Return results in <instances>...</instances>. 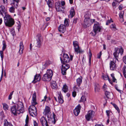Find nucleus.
<instances>
[{
	"label": "nucleus",
	"mask_w": 126,
	"mask_h": 126,
	"mask_svg": "<svg viewBox=\"0 0 126 126\" xmlns=\"http://www.w3.org/2000/svg\"><path fill=\"white\" fill-rule=\"evenodd\" d=\"M36 101V94L34 92L32 96V104L30 106L29 108V111L30 114L33 117H35L37 114L36 108L35 106V105L37 104Z\"/></svg>",
	"instance_id": "obj_1"
},
{
	"label": "nucleus",
	"mask_w": 126,
	"mask_h": 126,
	"mask_svg": "<svg viewBox=\"0 0 126 126\" xmlns=\"http://www.w3.org/2000/svg\"><path fill=\"white\" fill-rule=\"evenodd\" d=\"M4 23L7 26L11 27L14 24V19L9 15H5L4 17Z\"/></svg>",
	"instance_id": "obj_2"
},
{
	"label": "nucleus",
	"mask_w": 126,
	"mask_h": 126,
	"mask_svg": "<svg viewBox=\"0 0 126 126\" xmlns=\"http://www.w3.org/2000/svg\"><path fill=\"white\" fill-rule=\"evenodd\" d=\"M53 74V73L52 70L48 69L47 70L46 73L43 75L42 79L44 81H49L51 80Z\"/></svg>",
	"instance_id": "obj_3"
},
{
	"label": "nucleus",
	"mask_w": 126,
	"mask_h": 126,
	"mask_svg": "<svg viewBox=\"0 0 126 126\" xmlns=\"http://www.w3.org/2000/svg\"><path fill=\"white\" fill-rule=\"evenodd\" d=\"M114 52L113 53L114 58L118 61L119 55V53L122 55L124 52V49L122 47L119 49L118 47L115 48L114 50Z\"/></svg>",
	"instance_id": "obj_4"
},
{
	"label": "nucleus",
	"mask_w": 126,
	"mask_h": 126,
	"mask_svg": "<svg viewBox=\"0 0 126 126\" xmlns=\"http://www.w3.org/2000/svg\"><path fill=\"white\" fill-rule=\"evenodd\" d=\"M73 45L74 51L77 54H82L84 52V51L79 47L78 41H73Z\"/></svg>",
	"instance_id": "obj_5"
},
{
	"label": "nucleus",
	"mask_w": 126,
	"mask_h": 126,
	"mask_svg": "<svg viewBox=\"0 0 126 126\" xmlns=\"http://www.w3.org/2000/svg\"><path fill=\"white\" fill-rule=\"evenodd\" d=\"M60 59L62 64L61 69V72L63 75H65L66 74L67 70L70 68V66L68 64L64 63V62L63 61V60L61 57L60 58Z\"/></svg>",
	"instance_id": "obj_6"
},
{
	"label": "nucleus",
	"mask_w": 126,
	"mask_h": 126,
	"mask_svg": "<svg viewBox=\"0 0 126 126\" xmlns=\"http://www.w3.org/2000/svg\"><path fill=\"white\" fill-rule=\"evenodd\" d=\"M24 111V106L23 103L21 101L18 102L16 106V114L23 113Z\"/></svg>",
	"instance_id": "obj_7"
},
{
	"label": "nucleus",
	"mask_w": 126,
	"mask_h": 126,
	"mask_svg": "<svg viewBox=\"0 0 126 126\" xmlns=\"http://www.w3.org/2000/svg\"><path fill=\"white\" fill-rule=\"evenodd\" d=\"M94 112L93 110L89 111L85 116L86 120L89 121L90 119H92L94 116Z\"/></svg>",
	"instance_id": "obj_8"
},
{
	"label": "nucleus",
	"mask_w": 126,
	"mask_h": 126,
	"mask_svg": "<svg viewBox=\"0 0 126 126\" xmlns=\"http://www.w3.org/2000/svg\"><path fill=\"white\" fill-rule=\"evenodd\" d=\"M101 28L99 23L96 22L93 26V31L94 32V35H95L97 32H100Z\"/></svg>",
	"instance_id": "obj_9"
},
{
	"label": "nucleus",
	"mask_w": 126,
	"mask_h": 126,
	"mask_svg": "<svg viewBox=\"0 0 126 126\" xmlns=\"http://www.w3.org/2000/svg\"><path fill=\"white\" fill-rule=\"evenodd\" d=\"M73 56L72 55H70V58H69L68 55L67 54H64L63 56V61L64 63H68L71 61H72L73 59Z\"/></svg>",
	"instance_id": "obj_10"
},
{
	"label": "nucleus",
	"mask_w": 126,
	"mask_h": 126,
	"mask_svg": "<svg viewBox=\"0 0 126 126\" xmlns=\"http://www.w3.org/2000/svg\"><path fill=\"white\" fill-rule=\"evenodd\" d=\"M36 37L37 38L36 39L37 42L36 46L38 47H40L41 45L42 40L41 35L40 34H38L36 35Z\"/></svg>",
	"instance_id": "obj_11"
},
{
	"label": "nucleus",
	"mask_w": 126,
	"mask_h": 126,
	"mask_svg": "<svg viewBox=\"0 0 126 126\" xmlns=\"http://www.w3.org/2000/svg\"><path fill=\"white\" fill-rule=\"evenodd\" d=\"M40 121L42 126H49L48 122L46 117L42 116L40 119Z\"/></svg>",
	"instance_id": "obj_12"
},
{
	"label": "nucleus",
	"mask_w": 126,
	"mask_h": 126,
	"mask_svg": "<svg viewBox=\"0 0 126 126\" xmlns=\"http://www.w3.org/2000/svg\"><path fill=\"white\" fill-rule=\"evenodd\" d=\"M43 113V114L46 116H47V118H49L51 115L50 107L47 106H46Z\"/></svg>",
	"instance_id": "obj_13"
},
{
	"label": "nucleus",
	"mask_w": 126,
	"mask_h": 126,
	"mask_svg": "<svg viewBox=\"0 0 126 126\" xmlns=\"http://www.w3.org/2000/svg\"><path fill=\"white\" fill-rule=\"evenodd\" d=\"M116 61H111L110 63V70H115L117 67L116 65L115 64Z\"/></svg>",
	"instance_id": "obj_14"
},
{
	"label": "nucleus",
	"mask_w": 126,
	"mask_h": 126,
	"mask_svg": "<svg viewBox=\"0 0 126 126\" xmlns=\"http://www.w3.org/2000/svg\"><path fill=\"white\" fill-rule=\"evenodd\" d=\"M82 78L80 76L76 80L77 85L79 87H77V86H75L74 88H75L78 90L80 88V86L82 83Z\"/></svg>",
	"instance_id": "obj_15"
},
{
	"label": "nucleus",
	"mask_w": 126,
	"mask_h": 126,
	"mask_svg": "<svg viewBox=\"0 0 126 126\" xmlns=\"http://www.w3.org/2000/svg\"><path fill=\"white\" fill-rule=\"evenodd\" d=\"M81 108L80 105L79 104L74 110L73 113L75 116H77L79 115L80 111Z\"/></svg>",
	"instance_id": "obj_16"
},
{
	"label": "nucleus",
	"mask_w": 126,
	"mask_h": 126,
	"mask_svg": "<svg viewBox=\"0 0 126 126\" xmlns=\"http://www.w3.org/2000/svg\"><path fill=\"white\" fill-rule=\"evenodd\" d=\"M41 79L40 75V74H36L34 76V79L32 81V83H35L37 81H39Z\"/></svg>",
	"instance_id": "obj_17"
},
{
	"label": "nucleus",
	"mask_w": 126,
	"mask_h": 126,
	"mask_svg": "<svg viewBox=\"0 0 126 126\" xmlns=\"http://www.w3.org/2000/svg\"><path fill=\"white\" fill-rule=\"evenodd\" d=\"M58 97L59 102L60 103L62 104L63 103L64 101L62 94L60 92H58Z\"/></svg>",
	"instance_id": "obj_18"
},
{
	"label": "nucleus",
	"mask_w": 126,
	"mask_h": 126,
	"mask_svg": "<svg viewBox=\"0 0 126 126\" xmlns=\"http://www.w3.org/2000/svg\"><path fill=\"white\" fill-rule=\"evenodd\" d=\"M59 31L62 33H64L66 30L65 26L63 24H61L58 27Z\"/></svg>",
	"instance_id": "obj_19"
},
{
	"label": "nucleus",
	"mask_w": 126,
	"mask_h": 126,
	"mask_svg": "<svg viewBox=\"0 0 126 126\" xmlns=\"http://www.w3.org/2000/svg\"><path fill=\"white\" fill-rule=\"evenodd\" d=\"M3 13H4L5 16V15H6L5 7L3 5H1L0 6V14H1L3 16H4L3 15Z\"/></svg>",
	"instance_id": "obj_20"
},
{
	"label": "nucleus",
	"mask_w": 126,
	"mask_h": 126,
	"mask_svg": "<svg viewBox=\"0 0 126 126\" xmlns=\"http://www.w3.org/2000/svg\"><path fill=\"white\" fill-rule=\"evenodd\" d=\"M19 49V53L20 54H21L23 53V51L24 49V46L23 45L22 42H21L20 44Z\"/></svg>",
	"instance_id": "obj_21"
},
{
	"label": "nucleus",
	"mask_w": 126,
	"mask_h": 126,
	"mask_svg": "<svg viewBox=\"0 0 126 126\" xmlns=\"http://www.w3.org/2000/svg\"><path fill=\"white\" fill-rule=\"evenodd\" d=\"M70 13L69 16L72 18L73 17L75 14L74 9L73 7L71 8L70 11Z\"/></svg>",
	"instance_id": "obj_22"
},
{
	"label": "nucleus",
	"mask_w": 126,
	"mask_h": 126,
	"mask_svg": "<svg viewBox=\"0 0 126 126\" xmlns=\"http://www.w3.org/2000/svg\"><path fill=\"white\" fill-rule=\"evenodd\" d=\"M100 90V87L99 85L97 83L95 84L94 85V91L95 92H99Z\"/></svg>",
	"instance_id": "obj_23"
},
{
	"label": "nucleus",
	"mask_w": 126,
	"mask_h": 126,
	"mask_svg": "<svg viewBox=\"0 0 126 126\" xmlns=\"http://www.w3.org/2000/svg\"><path fill=\"white\" fill-rule=\"evenodd\" d=\"M51 86L53 89H56L57 88V86L56 82L54 81H52L51 83Z\"/></svg>",
	"instance_id": "obj_24"
},
{
	"label": "nucleus",
	"mask_w": 126,
	"mask_h": 126,
	"mask_svg": "<svg viewBox=\"0 0 126 126\" xmlns=\"http://www.w3.org/2000/svg\"><path fill=\"white\" fill-rule=\"evenodd\" d=\"M102 77L103 79L105 80H107V79H108L109 82L111 84V85L112 84V82L109 78L108 75H103L102 76Z\"/></svg>",
	"instance_id": "obj_25"
},
{
	"label": "nucleus",
	"mask_w": 126,
	"mask_h": 126,
	"mask_svg": "<svg viewBox=\"0 0 126 126\" xmlns=\"http://www.w3.org/2000/svg\"><path fill=\"white\" fill-rule=\"evenodd\" d=\"M11 112L14 114V115H16V105H14L11 108Z\"/></svg>",
	"instance_id": "obj_26"
},
{
	"label": "nucleus",
	"mask_w": 126,
	"mask_h": 126,
	"mask_svg": "<svg viewBox=\"0 0 126 126\" xmlns=\"http://www.w3.org/2000/svg\"><path fill=\"white\" fill-rule=\"evenodd\" d=\"M4 126H13V125L10 122H8L6 119L4 120Z\"/></svg>",
	"instance_id": "obj_27"
},
{
	"label": "nucleus",
	"mask_w": 126,
	"mask_h": 126,
	"mask_svg": "<svg viewBox=\"0 0 126 126\" xmlns=\"http://www.w3.org/2000/svg\"><path fill=\"white\" fill-rule=\"evenodd\" d=\"M63 91L65 93H66L68 91V87L67 85L65 84H64L62 88Z\"/></svg>",
	"instance_id": "obj_28"
},
{
	"label": "nucleus",
	"mask_w": 126,
	"mask_h": 126,
	"mask_svg": "<svg viewBox=\"0 0 126 126\" xmlns=\"http://www.w3.org/2000/svg\"><path fill=\"white\" fill-rule=\"evenodd\" d=\"M123 74L126 79V66H124L122 68Z\"/></svg>",
	"instance_id": "obj_29"
},
{
	"label": "nucleus",
	"mask_w": 126,
	"mask_h": 126,
	"mask_svg": "<svg viewBox=\"0 0 126 126\" xmlns=\"http://www.w3.org/2000/svg\"><path fill=\"white\" fill-rule=\"evenodd\" d=\"M47 4L49 7H51L52 5V0H46Z\"/></svg>",
	"instance_id": "obj_30"
},
{
	"label": "nucleus",
	"mask_w": 126,
	"mask_h": 126,
	"mask_svg": "<svg viewBox=\"0 0 126 126\" xmlns=\"http://www.w3.org/2000/svg\"><path fill=\"white\" fill-rule=\"evenodd\" d=\"M124 13V11H121L120 13H119V17L121 19V20L122 21H123V15Z\"/></svg>",
	"instance_id": "obj_31"
},
{
	"label": "nucleus",
	"mask_w": 126,
	"mask_h": 126,
	"mask_svg": "<svg viewBox=\"0 0 126 126\" xmlns=\"http://www.w3.org/2000/svg\"><path fill=\"white\" fill-rule=\"evenodd\" d=\"M110 28L112 30H115L116 29L115 24L112 23L110 25Z\"/></svg>",
	"instance_id": "obj_32"
},
{
	"label": "nucleus",
	"mask_w": 126,
	"mask_h": 126,
	"mask_svg": "<svg viewBox=\"0 0 126 126\" xmlns=\"http://www.w3.org/2000/svg\"><path fill=\"white\" fill-rule=\"evenodd\" d=\"M84 21L86 25H88L90 22V18H85Z\"/></svg>",
	"instance_id": "obj_33"
},
{
	"label": "nucleus",
	"mask_w": 126,
	"mask_h": 126,
	"mask_svg": "<svg viewBox=\"0 0 126 126\" xmlns=\"http://www.w3.org/2000/svg\"><path fill=\"white\" fill-rule=\"evenodd\" d=\"M2 105L3 106V107L5 110H8L9 107L8 105L5 103H3Z\"/></svg>",
	"instance_id": "obj_34"
},
{
	"label": "nucleus",
	"mask_w": 126,
	"mask_h": 126,
	"mask_svg": "<svg viewBox=\"0 0 126 126\" xmlns=\"http://www.w3.org/2000/svg\"><path fill=\"white\" fill-rule=\"evenodd\" d=\"M111 104L113 105L114 108L117 110V112L119 113H120V109L117 105L114 103L113 104L112 103H111Z\"/></svg>",
	"instance_id": "obj_35"
},
{
	"label": "nucleus",
	"mask_w": 126,
	"mask_h": 126,
	"mask_svg": "<svg viewBox=\"0 0 126 126\" xmlns=\"http://www.w3.org/2000/svg\"><path fill=\"white\" fill-rule=\"evenodd\" d=\"M112 77V83L113 82H115L117 83V80L115 78L114 75L113 73H112L110 75ZM113 84L112 83L113 85Z\"/></svg>",
	"instance_id": "obj_36"
},
{
	"label": "nucleus",
	"mask_w": 126,
	"mask_h": 126,
	"mask_svg": "<svg viewBox=\"0 0 126 126\" xmlns=\"http://www.w3.org/2000/svg\"><path fill=\"white\" fill-rule=\"evenodd\" d=\"M105 95L106 97L108 98H110V92L108 91H105Z\"/></svg>",
	"instance_id": "obj_37"
},
{
	"label": "nucleus",
	"mask_w": 126,
	"mask_h": 126,
	"mask_svg": "<svg viewBox=\"0 0 126 126\" xmlns=\"http://www.w3.org/2000/svg\"><path fill=\"white\" fill-rule=\"evenodd\" d=\"M3 46L2 47V50H4L6 47V45L5 41L3 40L2 42Z\"/></svg>",
	"instance_id": "obj_38"
},
{
	"label": "nucleus",
	"mask_w": 126,
	"mask_h": 126,
	"mask_svg": "<svg viewBox=\"0 0 126 126\" xmlns=\"http://www.w3.org/2000/svg\"><path fill=\"white\" fill-rule=\"evenodd\" d=\"M15 8L12 6L9 8V11L11 12L14 13L15 12Z\"/></svg>",
	"instance_id": "obj_39"
},
{
	"label": "nucleus",
	"mask_w": 126,
	"mask_h": 126,
	"mask_svg": "<svg viewBox=\"0 0 126 126\" xmlns=\"http://www.w3.org/2000/svg\"><path fill=\"white\" fill-rule=\"evenodd\" d=\"M106 113L107 115L108 118H110V114L111 113H112L111 111L109 110H106Z\"/></svg>",
	"instance_id": "obj_40"
},
{
	"label": "nucleus",
	"mask_w": 126,
	"mask_h": 126,
	"mask_svg": "<svg viewBox=\"0 0 126 126\" xmlns=\"http://www.w3.org/2000/svg\"><path fill=\"white\" fill-rule=\"evenodd\" d=\"M4 50H2L1 51H0V55L1 56V60L2 61H3V51Z\"/></svg>",
	"instance_id": "obj_41"
},
{
	"label": "nucleus",
	"mask_w": 126,
	"mask_h": 126,
	"mask_svg": "<svg viewBox=\"0 0 126 126\" xmlns=\"http://www.w3.org/2000/svg\"><path fill=\"white\" fill-rule=\"evenodd\" d=\"M11 32L13 36H14L16 35L14 29L12 28L11 30Z\"/></svg>",
	"instance_id": "obj_42"
},
{
	"label": "nucleus",
	"mask_w": 126,
	"mask_h": 126,
	"mask_svg": "<svg viewBox=\"0 0 126 126\" xmlns=\"http://www.w3.org/2000/svg\"><path fill=\"white\" fill-rule=\"evenodd\" d=\"M64 24L65 26H68L69 25V23L68 19H65L64 21Z\"/></svg>",
	"instance_id": "obj_43"
},
{
	"label": "nucleus",
	"mask_w": 126,
	"mask_h": 126,
	"mask_svg": "<svg viewBox=\"0 0 126 126\" xmlns=\"http://www.w3.org/2000/svg\"><path fill=\"white\" fill-rule=\"evenodd\" d=\"M60 3L59 2H56L55 3V7L56 8H57L61 6Z\"/></svg>",
	"instance_id": "obj_44"
},
{
	"label": "nucleus",
	"mask_w": 126,
	"mask_h": 126,
	"mask_svg": "<svg viewBox=\"0 0 126 126\" xmlns=\"http://www.w3.org/2000/svg\"><path fill=\"white\" fill-rule=\"evenodd\" d=\"M4 116V113L3 111L1 112L0 113V118L3 119Z\"/></svg>",
	"instance_id": "obj_45"
},
{
	"label": "nucleus",
	"mask_w": 126,
	"mask_h": 126,
	"mask_svg": "<svg viewBox=\"0 0 126 126\" xmlns=\"http://www.w3.org/2000/svg\"><path fill=\"white\" fill-rule=\"evenodd\" d=\"M86 98L85 97L83 96H82L81 98L80 101L83 102L86 101Z\"/></svg>",
	"instance_id": "obj_46"
},
{
	"label": "nucleus",
	"mask_w": 126,
	"mask_h": 126,
	"mask_svg": "<svg viewBox=\"0 0 126 126\" xmlns=\"http://www.w3.org/2000/svg\"><path fill=\"white\" fill-rule=\"evenodd\" d=\"M47 63H43L42 69H44L46 68V67H47Z\"/></svg>",
	"instance_id": "obj_47"
},
{
	"label": "nucleus",
	"mask_w": 126,
	"mask_h": 126,
	"mask_svg": "<svg viewBox=\"0 0 126 126\" xmlns=\"http://www.w3.org/2000/svg\"><path fill=\"white\" fill-rule=\"evenodd\" d=\"M113 22V21H112L111 19L110 20H109L107 21L106 23V25H108L111 22Z\"/></svg>",
	"instance_id": "obj_48"
},
{
	"label": "nucleus",
	"mask_w": 126,
	"mask_h": 126,
	"mask_svg": "<svg viewBox=\"0 0 126 126\" xmlns=\"http://www.w3.org/2000/svg\"><path fill=\"white\" fill-rule=\"evenodd\" d=\"M18 23H17V29H18V32H19V30L20 29L21 27V25H20V22L19 21H18Z\"/></svg>",
	"instance_id": "obj_49"
},
{
	"label": "nucleus",
	"mask_w": 126,
	"mask_h": 126,
	"mask_svg": "<svg viewBox=\"0 0 126 126\" xmlns=\"http://www.w3.org/2000/svg\"><path fill=\"white\" fill-rule=\"evenodd\" d=\"M107 85L105 84L103 85V89L104 91L105 92L106 91H107Z\"/></svg>",
	"instance_id": "obj_50"
},
{
	"label": "nucleus",
	"mask_w": 126,
	"mask_h": 126,
	"mask_svg": "<svg viewBox=\"0 0 126 126\" xmlns=\"http://www.w3.org/2000/svg\"><path fill=\"white\" fill-rule=\"evenodd\" d=\"M53 118L54 119V121L53 123L54 124H55L56 122V116L54 114H53Z\"/></svg>",
	"instance_id": "obj_51"
},
{
	"label": "nucleus",
	"mask_w": 126,
	"mask_h": 126,
	"mask_svg": "<svg viewBox=\"0 0 126 126\" xmlns=\"http://www.w3.org/2000/svg\"><path fill=\"white\" fill-rule=\"evenodd\" d=\"M62 7L61 6H60L59 7H58L57 8H56V10L59 12H61L62 11Z\"/></svg>",
	"instance_id": "obj_52"
},
{
	"label": "nucleus",
	"mask_w": 126,
	"mask_h": 126,
	"mask_svg": "<svg viewBox=\"0 0 126 126\" xmlns=\"http://www.w3.org/2000/svg\"><path fill=\"white\" fill-rule=\"evenodd\" d=\"M90 15L88 13H86L84 16L85 18H90Z\"/></svg>",
	"instance_id": "obj_53"
},
{
	"label": "nucleus",
	"mask_w": 126,
	"mask_h": 126,
	"mask_svg": "<svg viewBox=\"0 0 126 126\" xmlns=\"http://www.w3.org/2000/svg\"><path fill=\"white\" fill-rule=\"evenodd\" d=\"M102 55V51H101L100 53L97 55V58L98 59H100Z\"/></svg>",
	"instance_id": "obj_54"
},
{
	"label": "nucleus",
	"mask_w": 126,
	"mask_h": 126,
	"mask_svg": "<svg viewBox=\"0 0 126 126\" xmlns=\"http://www.w3.org/2000/svg\"><path fill=\"white\" fill-rule=\"evenodd\" d=\"M13 92L14 91H13L10 93L8 97V99L9 100H10L11 99L12 97V96L13 94Z\"/></svg>",
	"instance_id": "obj_55"
},
{
	"label": "nucleus",
	"mask_w": 126,
	"mask_h": 126,
	"mask_svg": "<svg viewBox=\"0 0 126 126\" xmlns=\"http://www.w3.org/2000/svg\"><path fill=\"white\" fill-rule=\"evenodd\" d=\"M72 96L74 97H75L76 95V92L75 91H73L72 93Z\"/></svg>",
	"instance_id": "obj_56"
},
{
	"label": "nucleus",
	"mask_w": 126,
	"mask_h": 126,
	"mask_svg": "<svg viewBox=\"0 0 126 126\" xmlns=\"http://www.w3.org/2000/svg\"><path fill=\"white\" fill-rule=\"evenodd\" d=\"M47 97L46 95L44 97V99L42 100L41 102H44L46 101V99L47 98Z\"/></svg>",
	"instance_id": "obj_57"
},
{
	"label": "nucleus",
	"mask_w": 126,
	"mask_h": 126,
	"mask_svg": "<svg viewBox=\"0 0 126 126\" xmlns=\"http://www.w3.org/2000/svg\"><path fill=\"white\" fill-rule=\"evenodd\" d=\"M34 126H38V124L35 121H33Z\"/></svg>",
	"instance_id": "obj_58"
},
{
	"label": "nucleus",
	"mask_w": 126,
	"mask_h": 126,
	"mask_svg": "<svg viewBox=\"0 0 126 126\" xmlns=\"http://www.w3.org/2000/svg\"><path fill=\"white\" fill-rule=\"evenodd\" d=\"M29 122V117L28 115H27L26 118L25 120V122L28 123Z\"/></svg>",
	"instance_id": "obj_59"
},
{
	"label": "nucleus",
	"mask_w": 126,
	"mask_h": 126,
	"mask_svg": "<svg viewBox=\"0 0 126 126\" xmlns=\"http://www.w3.org/2000/svg\"><path fill=\"white\" fill-rule=\"evenodd\" d=\"M89 58H91L92 54L91 52V51L89 49Z\"/></svg>",
	"instance_id": "obj_60"
},
{
	"label": "nucleus",
	"mask_w": 126,
	"mask_h": 126,
	"mask_svg": "<svg viewBox=\"0 0 126 126\" xmlns=\"http://www.w3.org/2000/svg\"><path fill=\"white\" fill-rule=\"evenodd\" d=\"M123 61L124 63L126 64V56L124 57Z\"/></svg>",
	"instance_id": "obj_61"
},
{
	"label": "nucleus",
	"mask_w": 126,
	"mask_h": 126,
	"mask_svg": "<svg viewBox=\"0 0 126 126\" xmlns=\"http://www.w3.org/2000/svg\"><path fill=\"white\" fill-rule=\"evenodd\" d=\"M77 19H78L77 18H76L74 19L73 21V23L75 24L77 22Z\"/></svg>",
	"instance_id": "obj_62"
},
{
	"label": "nucleus",
	"mask_w": 126,
	"mask_h": 126,
	"mask_svg": "<svg viewBox=\"0 0 126 126\" xmlns=\"http://www.w3.org/2000/svg\"><path fill=\"white\" fill-rule=\"evenodd\" d=\"M61 4L62 6H63L65 4V2L63 1H62L61 2Z\"/></svg>",
	"instance_id": "obj_63"
},
{
	"label": "nucleus",
	"mask_w": 126,
	"mask_h": 126,
	"mask_svg": "<svg viewBox=\"0 0 126 126\" xmlns=\"http://www.w3.org/2000/svg\"><path fill=\"white\" fill-rule=\"evenodd\" d=\"M94 126H104L102 124H96Z\"/></svg>",
	"instance_id": "obj_64"
}]
</instances>
